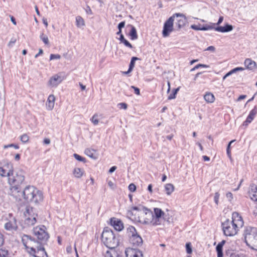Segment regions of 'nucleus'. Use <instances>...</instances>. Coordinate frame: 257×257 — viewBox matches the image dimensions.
I'll list each match as a JSON object with an SVG mask.
<instances>
[{
    "mask_svg": "<svg viewBox=\"0 0 257 257\" xmlns=\"http://www.w3.org/2000/svg\"><path fill=\"white\" fill-rule=\"evenodd\" d=\"M244 64L246 68L250 70H255L257 67L256 62L250 58L246 59Z\"/></svg>",
    "mask_w": 257,
    "mask_h": 257,
    "instance_id": "obj_19",
    "label": "nucleus"
},
{
    "mask_svg": "<svg viewBox=\"0 0 257 257\" xmlns=\"http://www.w3.org/2000/svg\"><path fill=\"white\" fill-rule=\"evenodd\" d=\"M117 106L119 107V108L124 109H126L127 107V104L123 102L118 103Z\"/></svg>",
    "mask_w": 257,
    "mask_h": 257,
    "instance_id": "obj_44",
    "label": "nucleus"
},
{
    "mask_svg": "<svg viewBox=\"0 0 257 257\" xmlns=\"http://www.w3.org/2000/svg\"><path fill=\"white\" fill-rule=\"evenodd\" d=\"M24 245L27 248H30L34 252H36L37 247H39L38 241H36L28 235H24L22 237Z\"/></svg>",
    "mask_w": 257,
    "mask_h": 257,
    "instance_id": "obj_9",
    "label": "nucleus"
},
{
    "mask_svg": "<svg viewBox=\"0 0 257 257\" xmlns=\"http://www.w3.org/2000/svg\"><path fill=\"white\" fill-rule=\"evenodd\" d=\"M139 58L136 57H133L129 66V71H132L135 66V61L138 60Z\"/></svg>",
    "mask_w": 257,
    "mask_h": 257,
    "instance_id": "obj_34",
    "label": "nucleus"
},
{
    "mask_svg": "<svg viewBox=\"0 0 257 257\" xmlns=\"http://www.w3.org/2000/svg\"><path fill=\"white\" fill-rule=\"evenodd\" d=\"M116 169V166H113L112 167H111L109 170V172L110 173H112V172H113L114 171H115Z\"/></svg>",
    "mask_w": 257,
    "mask_h": 257,
    "instance_id": "obj_62",
    "label": "nucleus"
},
{
    "mask_svg": "<svg viewBox=\"0 0 257 257\" xmlns=\"http://www.w3.org/2000/svg\"><path fill=\"white\" fill-rule=\"evenodd\" d=\"M173 18L171 17L165 22L162 32V35L164 37H168L170 34L173 31Z\"/></svg>",
    "mask_w": 257,
    "mask_h": 257,
    "instance_id": "obj_10",
    "label": "nucleus"
},
{
    "mask_svg": "<svg viewBox=\"0 0 257 257\" xmlns=\"http://www.w3.org/2000/svg\"><path fill=\"white\" fill-rule=\"evenodd\" d=\"M13 172V166L11 163H7L2 167H0V176L2 177H9Z\"/></svg>",
    "mask_w": 257,
    "mask_h": 257,
    "instance_id": "obj_12",
    "label": "nucleus"
},
{
    "mask_svg": "<svg viewBox=\"0 0 257 257\" xmlns=\"http://www.w3.org/2000/svg\"><path fill=\"white\" fill-rule=\"evenodd\" d=\"M234 73L239 71H243L244 70V68L243 67H236L232 69Z\"/></svg>",
    "mask_w": 257,
    "mask_h": 257,
    "instance_id": "obj_55",
    "label": "nucleus"
},
{
    "mask_svg": "<svg viewBox=\"0 0 257 257\" xmlns=\"http://www.w3.org/2000/svg\"><path fill=\"white\" fill-rule=\"evenodd\" d=\"M110 223L116 230L121 231L123 228V225L121 221L116 218H111Z\"/></svg>",
    "mask_w": 257,
    "mask_h": 257,
    "instance_id": "obj_18",
    "label": "nucleus"
},
{
    "mask_svg": "<svg viewBox=\"0 0 257 257\" xmlns=\"http://www.w3.org/2000/svg\"><path fill=\"white\" fill-rule=\"evenodd\" d=\"M25 179V173L22 171L20 170L17 172L15 175L13 173L9 178H8V182L11 187H20L21 185L24 182Z\"/></svg>",
    "mask_w": 257,
    "mask_h": 257,
    "instance_id": "obj_7",
    "label": "nucleus"
},
{
    "mask_svg": "<svg viewBox=\"0 0 257 257\" xmlns=\"http://www.w3.org/2000/svg\"><path fill=\"white\" fill-rule=\"evenodd\" d=\"M248 193L251 200L257 201V186L255 185L250 186Z\"/></svg>",
    "mask_w": 257,
    "mask_h": 257,
    "instance_id": "obj_21",
    "label": "nucleus"
},
{
    "mask_svg": "<svg viewBox=\"0 0 257 257\" xmlns=\"http://www.w3.org/2000/svg\"><path fill=\"white\" fill-rule=\"evenodd\" d=\"M195 69L199 68V67H204V68H208V66L205 65V64H199L197 65H196L195 67Z\"/></svg>",
    "mask_w": 257,
    "mask_h": 257,
    "instance_id": "obj_50",
    "label": "nucleus"
},
{
    "mask_svg": "<svg viewBox=\"0 0 257 257\" xmlns=\"http://www.w3.org/2000/svg\"><path fill=\"white\" fill-rule=\"evenodd\" d=\"M25 224L27 226L34 225L37 222V214L34 208L27 206L26 211L24 212Z\"/></svg>",
    "mask_w": 257,
    "mask_h": 257,
    "instance_id": "obj_6",
    "label": "nucleus"
},
{
    "mask_svg": "<svg viewBox=\"0 0 257 257\" xmlns=\"http://www.w3.org/2000/svg\"><path fill=\"white\" fill-rule=\"evenodd\" d=\"M223 20V17H222V16L220 17L219 18V20H218V21L217 22V23H216V24H213V26L215 25H219L222 22Z\"/></svg>",
    "mask_w": 257,
    "mask_h": 257,
    "instance_id": "obj_54",
    "label": "nucleus"
},
{
    "mask_svg": "<svg viewBox=\"0 0 257 257\" xmlns=\"http://www.w3.org/2000/svg\"><path fill=\"white\" fill-rule=\"evenodd\" d=\"M130 240L132 244L136 246H139L143 243V239L138 234L131 236Z\"/></svg>",
    "mask_w": 257,
    "mask_h": 257,
    "instance_id": "obj_20",
    "label": "nucleus"
},
{
    "mask_svg": "<svg viewBox=\"0 0 257 257\" xmlns=\"http://www.w3.org/2000/svg\"><path fill=\"white\" fill-rule=\"evenodd\" d=\"M152 184H150L149 185L148 187V190L151 193H152L153 192V190H152Z\"/></svg>",
    "mask_w": 257,
    "mask_h": 257,
    "instance_id": "obj_64",
    "label": "nucleus"
},
{
    "mask_svg": "<svg viewBox=\"0 0 257 257\" xmlns=\"http://www.w3.org/2000/svg\"><path fill=\"white\" fill-rule=\"evenodd\" d=\"M154 211V225H160L161 223V217L164 214V212L158 208H155Z\"/></svg>",
    "mask_w": 257,
    "mask_h": 257,
    "instance_id": "obj_17",
    "label": "nucleus"
},
{
    "mask_svg": "<svg viewBox=\"0 0 257 257\" xmlns=\"http://www.w3.org/2000/svg\"><path fill=\"white\" fill-rule=\"evenodd\" d=\"M171 17L173 18V22L176 21V25L178 27V29L184 27L187 22L186 18L183 14L176 13Z\"/></svg>",
    "mask_w": 257,
    "mask_h": 257,
    "instance_id": "obj_11",
    "label": "nucleus"
},
{
    "mask_svg": "<svg viewBox=\"0 0 257 257\" xmlns=\"http://www.w3.org/2000/svg\"><path fill=\"white\" fill-rule=\"evenodd\" d=\"M246 95H240V96L238 98V99H237V101H240V100H242V99H243L245 98H246Z\"/></svg>",
    "mask_w": 257,
    "mask_h": 257,
    "instance_id": "obj_63",
    "label": "nucleus"
},
{
    "mask_svg": "<svg viewBox=\"0 0 257 257\" xmlns=\"http://www.w3.org/2000/svg\"><path fill=\"white\" fill-rule=\"evenodd\" d=\"M40 251L42 252L43 254L42 256L34 255L33 257H48L47 252L45 250V249L43 246H40L39 247H37V248L36 250V252H34V253H39Z\"/></svg>",
    "mask_w": 257,
    "mask_h": 257,
    "instance_id": "obj_29",
    "label": "nucleus"
},
{
    "mask_svg": "<svg viewBox=\"0 0 257 257\" xmlns=\"http://www.w3.org/2000/svg\"><path fill=\"white\" fill-rule=\"evenodd\" d=\"M84 170L79 168H75L73 171V174L75 178H80L84 174Z\"/></svg>",
    "mask_w": 257,
    "mask_h": 257,
    "instance_id": "obj_26",
    "label": "nucleus"
},
{
    "mask_svg": "<svg viewBox=\"0 0 257 257\" xmlns=\"http://www.w3.org/2000/svg\"><path fill=\"white\" fill-rule=\"evenodd\" d=\"M44 143L46 145H49L50 144V140L48 138H45L44 140Z\"/></svg>",
    "mask_w": 257,
    "mask_h": 257,
    "instance_id": "obj_61",
    "label": "nucleus"
},
{
    "mask_svg": "<svg viewBox=\"0 0 257 257\" xmlns=\"http://www.w3.org/2000/svg\"><path fill=\"white\" fill-rule=\"evenodd\" d=\"M219 196H220V194L218 192H216L215 193L214 201L217 205H218V200H219Z\"/></svg>",
    "mask_w": 257,
    "mask_h": 257,
    "instance_id": "obj_46",
    "label": "nucleus"
},
{
    "mask_svg": "<svg viewBox=\"0 0 257 257\" xmlns=\"http://www.w3.org/2000/svg\"><path fill=\"white\" fill-rule=\"evenodd\" d=\"M63 80V77L58 74H55L50 78L48 85L51 87H56Z\"/></svg>",
    "mask_w": 257,
    "mask_h": 257,
    "instance_id": "obj_13",
    "label": "nucleus"
},
{
    "mask_svg": "<svg viewBox=\"0 0 257 257\" xmlns=\"http://www.w3.org/2000/svg\"><path fill=\"white\" fill-rule=\"evenodd\" d=\"M23 198L27 201L38 203L43 199L42 192L33 186H28L23 190Z\"/></svg>",
    "mask_w": 257,
    "mask_h": 257,
    "instance_id": "obj_2",
    "label": "nucleus"
},
{
    "mask_svg": "<svg viewBox=\"0 0 257 257\" xmlns=\"http://www.w3.org/2000/svg\"><path fill=\"white\" fill-rule=\"evenodd\" d=\"M204 98L208 103H212L214 101L215 97L214 95L210 92H207L204 96Z\"/></svg>",
    "mask_w": 257,
    "mask_h": 257,
    "instance_id": "obj_27",
    "label": "nucleus"
},
{
    "mask_svg": "<svg viewBox=\"0 0 257 257\" xmlns=\"http://www.w3.org/2000/svg\"><path fill=\"white\" fill-rule=\"evenodd\" d=\"M165 191L168 195H170L174 191V186L171 183L166 184L165 185Z\"/></svg>",
    "mask_w": 257,
    "mask_h": 257,
    "instance_id": "obj_28",
    "label": "nucleus"
},
{
    "mask_svg": "<svg viewBox=\"0 0 257 257\" xmlns=\"http://www.w3.org/2000/svg\"><path fill=\"white\" fill-rule=\"evenodd\" d=\"M245 242L251 249L257 251V229L255 227H246L244 230Z\"/></svg>",
    "mask_w": 257,
    "mask_h": 257,
    "instance_id": "obj_4",
    "label": "nucleus"
},
{
    "mask_svg": "<svg viewBox=\"0 0 257 257\" xmlns=\"http://www.w3.org/2000/svg\"><path fill=\"white\" fill-rule=\"evenodd\" d=\"M226 197L228 199L229 201H231V200L233 199V195L230 192H228L226 193Z\"/></svg>",
    "mask_w": 257,
    "mask_h": 257,
    "instance_id": "obj_51",
    "label": "nucleus"
},
{
    "mask_svg": "<svg viewBox=\"0 0 257 257\" xmlns=\"http://www.w3.org/2000/svg\"><path fill=\"white\" fill-rule=\"evenodd\" d=\"M14 147L16 149H19V146L18 145H14V144H11V145H7V146H4V148H9V147Z\"/></svg>",
    "mask_w": 257,
    "mask_h": 257,
    "instance_id": "obj_53",
    "label": "nucleus"
},
{
    "mask_svg": "<svg viewBox=\"0 0 257 257\" xmlns=\"http://www.w3.org/2000/svg\"><path fill=\"white\" fill-rule=\"evenodd\" d=\"M61 56L59 54H51L50 56V60L54 59H60Z\"/></svg>",
    "mask_w": 257,
    "mask_h": 257,
    "instance_id": "obj_43",
    "label": "nucleus"
},
{
    "mask_svg": "<svg viewBox=\"0 0 257 257\" xmlns=\"http://www.w3.org/2000/svg\"><path fill=\"white\" fill-rule=\"evenodd\" d=\"M191 28L195 30H201V27L200 25H192L191 26Z\"/></svg>",
    "mask_w": 257,
    "mask_h": 257,
    "instance_id": "obj_48",
    "label": "nucleus"
},
{
    "mask_svg": "<svg viewBox=\"0 0 257 257\" xmlns=\"http://www.w3.org/2000/svg\"><path fill=\"white\" fill-rule=\"evenodd\" d=\"M222 247L223 246H222L221 244H218L216 247L217 252L222 251Z\"/></svg>",
    "mask_w": 257,
    "mask_h": 257,
    "instance_id": "obj_56",
    "label": "nucleus"
},
{
    "mask_svg": "<svg viewBox=\"0 0 257 257\" xmlns=\"http://www.w3.org/2000/svg\"><path fill=\"white\" fill-rule=\"evenodd\" d=\"M244 224L241 216L237 212L232 214V220H226L222 223V230L224 234L228 236H232L236 234Z\"/></svg>",
    "mask_w": 257,
    "mask_h": 257,
    "instance_id": "obj_1",
    "label": "nucleus"
},
{
    "mask_svg": "<svg viewBox=\"0 0 257 257\" xmlns=\"http://www.w3.org/2000/svg\"><path fill=\"white\" fill-rule=\"evenodd\" d=\"M84 153L87 156L93 159L96 160L97 159V156L96 154V151L94 149L87 148L85 149Z\"/></svg>",
    "mask_w": 257,
    "mask_h": 257,
    "instance_id": "obj_25",
    "label": "nucleus"
},
{
    "mask_svg": "<svg viewBox=\"0 0 257 257\" xmlns=\"http://www.w3.org/2000/svg\"><path fill=\"white\" fill-rule=\"evenodd\" d=\"M108 185L109 187L113 190L116 187L115 184L111 181H108Z\"/></svg>",
    "mask_w": 257,
    "mask_h": 257,
    "instance_id": "obj_47",
    "label": "nucleus"
},
{
    "mask_svg": "<svg viewBox=\"0 0 257 257\" xmlns=\"http://www.w3.org/2000/svg\"><path fill=\"white\" fill-rule=\"evenodd\" d=\"M132 210L138 211V221L140 222L154 225V213L150 209L142 206H139L133 207Z\"/></svg>",
    "mask_w": 257,
    "mask_h": 257,
    "instance_id": "obj_3",
    "label": "nucleus"
},
{
    "mask_svg": "<svg viewBox=\"0 0 257 257\" xmlns=\"http://www.w3.org/2000/svg\"><path fill=\"white\" fill-rule=\"evenodd\" d=\"M0 257H10L8 251L7 250L1 249Z\"/></svg>",
    "mask_w": 257,
    "mask_h": 257,
    "instance_id": "obj_36",
    "label": "nucleus"
},
{
    "mask_svg": "<svg viewBox=\"0 0 257 257\" xmlns=\"http://www.w3.org/2000/svg\"><path fill=\"white\" fill-rule=\"evenodd\" d=\"M101 239L105 245L110 248L113 249L118 245V240L115 238L112 231L108 228L104 229L101 235Z\"/></svg>",
    "mask_w": 257,
    "mask_h": 257,
    "instance_id": "obj_5",
    "label": "nucleus"
},
{
    "mask_svg": "<svg viewBox=\"0 0 257 257\" xmlns=\"http://www.w3.org/2000/svg\"><path fill=\"white\" fill-rule=\"evenodd\" d=\"M186 252L188 254H191L192 252L191 243L188 242L186 244Z\"/></svg>",
    "mask_w": 257,
    "mask_h": 257,
    "instance_id": "obj_38",
    "label": "nucleus"
},
{
    "mask_svg": "<svg viewBox=\"0 0 257 257\" xmlns=\"http://www.w3.org/2000/svg\"><path fill=\"white\" fill-rule=\"evenodd\" d=\"M124 25H125L124 21L120 22L118 25V30H121V29L124 27Z\"/></svg>",
    "mask_w": 257,
    "mask_h": 257,
    "instance_id": "obj_52",
    "label": "nucleus"
},
{
    "mask_svg": "<svg viewBox=\"0 0 257 257\" xmlns=\"http://www.w3.org/2000/svg\"><path fill=\"white\" fill-rule=\"evenodd\" d=\"M97 117V114H95L91 118V121L94 125H97L99 122V120L96 118Z\"/></svg>",
    "mask_w": 257,
    "mask_h": 257,
    "instance_id": "obj_42",
    "label": "nucleus"
},
{
    "mask_svg": "<svg viewBox=\"0 0 257 257\" xmlns=\"http://www.w3.org/2000/svg\"><path fill=\"white\" fill-rule=\"evenodd\" d=\"M76 25L78 27L81 28L85 25V22L83 19L80 16H77L76 18Z\"/></svg>",
    "mask_w": 257,
    "mask_h": 257,
    "instance_id": "obj_31",
    "label": "nucleus"
},
{
    "mask_svg": "<svg viewBox=\"0 0 257 257\" xmlns=\"http://www.w3.org/2000/svg\"><path fill=\"white\" fill-rule=\"evenodd\" d=\"M131 30L130 32V36L132 40H136L138 38L137 30L135 27L131 26Z\"/></svg>",
    "mask_w": 257,
    "mask_h": 257,
    "instance_id": "obj_30",
    "label": "nucleus"
},
{
    "mask_svg": "<svg viewBox=\"0 0 257 257\" xmlns=\"http://www.w3.org/2000/svg\"><path fill=\"white\" fill-rule=\"evenodd\" d=\"M45 227L44 226L41 227L37 226L33 229V233L37 236L38 239L39 240V244L45 243L48 239L49 236L48 233L45 231ZM39 246L40 245L39 244ZM41 246H42L41 245Z\"/></svg>",
    "mask_w": 257,
    "mask_h": 257,
    "instance_id": "obj_8",
    "label": "nucleus"
},
{
    "mask_svg": "<svg viewBox=\"0 0 257 257\" xmlns=\"http://www.w3.org/2000/svg\"><path fill=\"white\" fill-rule=\"evenodd\" d=\"M5 228L9 231L16 230L18 225L16 218L11 215L9 220L5 224Z\"/></svg>",
    "mask_w": 257,
    "mask_h": 257,
    "instance_id": "obj_15",
    "label": "nucleus"
},
{
    "mask_svg": "<svg viewBox=\"0 0 257 257\" xmlns=\"http://www.w3.org/2000/svg\"><path fill=\"white\" fill-rule=\"evenodd\" d=\"M179 90V88H177L173 90V93L170 94L168 96V99H172L175 98L176 95Z\"/></svg>",
    "mask_w": 257,
    "mask_h": 257,
    "instance_id": "obj_37",
    "label": "nucleus"
},
{
    "mask_svg": "<svg viewBox=\"0 0 257 257\" xmlns=\"http://www.w3.org/2000/svg\"><path fill=\"white\" fill-rule=\"evenodd\" d=\"M215 48L214 46H209L208 47H207V48L205 50L206 51H211L212 52H214L215 51Z\"/></svg>",
    "mask_w": 257,
    "mask_h": 257,
    "instance_id": "obj_58",
    "label": "nucleus"
},
{
    "mask_svg": "<svg viewBox=\"0 0 257 257\" xmlns=\"http://www.w3.org/2000/svg\"><path fill=\"white\" fill-rule=\"evenodd\" d=\"M55 97L53 94H51L48 96L46 102V107L48 110H51L54 106Z\"/></svg>",
    "mask_w": 257,
    "mask_h": 257,
    "instance_id": "obj_22",
    "label": "nucleus"
},
{
    "mask_svg": "<svg viewBox=\"0 0 257 257\" xmlns=\"http://www.w3.org/2000/svg\"><path fill=\"white\" fill-rule=\"evenodd\" d=\"M43 53V51L42 49H39V52L38 54H36L35 56V58H37L40 55H41Z\"/></svg>",
    "mask_w": 257,
    "mask_h": 257,
    "instance_id": "obj_60",
    "label": "nucleus"
},
{
    "mask_svg": "<svg viewBox=\"0 0 257 257\" xmlns=\"http://www.w3.org/2000/svg\"><path fill=\"white\" fill-rule=\"evenodd\" d=\"M40 38L45 45H48L49 44L48 37L46 35H45L44 33L41 34Z\"/></svg>",
    "mask_w": 257,
    "mask_h": 257,
    "instance_id": "obj_35",
    "label": "nucleus"
},
{
    "mask_svg": "<svg viewBox=\"0 0 257 257\" xmlns=\"http://www.w3.org/2000/svg\"><path fill=\"white\" fill-rule=\"evenodd\" d=\"M131 88H133V89H134L135 93L137 95H140V91L139 88H138V87H135L134 86H131Z\"/></svg>",
    "mask_w": 257,
    "mask_h": 257,
    "instance_id": "obj_49",
    "label": "nucleus"
},
{
    "mask_svg": "<svg viewBox=\"0 0 257 257\" xmlns=\"http://www.w3.org/2000/svg\"><path fill=\"white\" fill-rule=\"evenodd\" d=\"M126 257H143L142 251L138 249L127 248L125 249Z\"/></svg>",
    "mask_w": 257,
    "mask_h": 257,
    "instance_id": "obj_16",
    "label": "nucleus"
},
{
    "mask_svg": "<svg viewBox=\"0 0 257 257\" xmlns=\"http://www.w3.org/2000/svg\"><path fill=\"white\" fill-rule=\"evenodd\" d=\"M21 140L23 143H27L29 141V137L26 134L21 136Z\"/></svg>",
    "mask_w": 257,
    "mask_h": 257,
    "instance_id": "obj_41",
    "label": "nucleus"
},
{
    "mask_svg": "<svg viewBox=\"0 0 257 257\" xmlns=\"http://www.w3.org/2000/svg\"><path fill=\"white\" fill-rule=\"evenodd\" d=\"M119 40L120 42L124 44V45L127 47H129L130 48H132L133 46L132 44L128 42L126 40L124 39V37L122 34L120 35Z\"/></svg>",
    "mask_w": 257,
    "mask_h": 257,
    "instance_id": "obj_32",
    "label": "nucleus"
},
{
    "mask_svg": "<svg viewBox=\"0 0 257 257\" xmlns=\"http://www.w3.org/2000/svg\"><path fill=\"white\" fill-rule=\"evenodd\" d=\"M215 28L213 27V24L212 25H206L205 26H204L203 27H201V30L202 31H206L208 30H211L213 29H214Z\"/></svg>",
    "mask_w": 257,
    "mask_h": 257,
    "instance_id": "obj_40",
    "label": "nucleus"
},
{
    "mask_svg": "<svg viewBox=\"0 0 257 257\" xmlns=\"http://www.w3.org/2000/svg\"><path fill=\"white\" fill-rule=\"evenodd\" d=\"M127 233L128 234V235L131 236H133L134 235H136L137 233V231L135 229V228L133 226H130L127 229Z\"/></svg>",
    "mask_w": 257,
    "mask_h": 257,
    "instance_id": "obj_33",
    "label": "nucleus"
},
{
    "mask_svg": "<svg viewBox=\"0 0 257 257\" xmlns=\"http://www.w3.org/2000/svg\"><path fill=\"white\" fill-rule=\"evenodd\" d=\"M4 242L3 235L0 232V246H2Z\"/></svg>",
    "mask_w": 257,
    "mask_h": 257,
    "instance_id": "obj_57",
    "label": "nucleus"
},
{
    "mask_svg": "<svg viewBox=\"0 0 257 257\" xmlns=\"http://www.w3.org/2000/svg\"><path fill=\"white\" fill-rule=\"evenodd\" d=\"M74 157L78 161H81V162H85V158H83L82 157L80 156V155L77 154H73Z\"/></svg>",
    "mask_w": 257,
    "mask_h": 257,
    "instance_id": "obj_39",
    "label": "nucleus"
},
{
    "mask_svg": "<svg viewBox=\"0 0 257 257\" xmlns=\"http://www.w3.org/2000/svg\"><path fill=\"white\" fill-rule=\"evenodd\" d=\"M256 113L257 110L256 109V107H255L253 109H252L250 111L246 120L243 122V125L246 126L248 125V123H250L251 121L253 119Z\"/></svg>",
    "mask_w": 257,
    "mask_h": 257,
    "instance_id": "obj_24",
    "label": "nucleus"
},
{
    "mask_svg": "<svg viewBox=\"0 0 257 257\" xmlns=\"http://www.w3.org/2000/svg\"><path fill=\"white\" fill-rule=\"evenodd\" d=\"M86 12L88 14H90V15L92 14V11H91L90 8L89 7V6L87 7L86 9Z\"/></svg>",
    "mask_w": 257,
    "mask_h": 257,
    "instance_id": "obj_59",
    "label": "nucleus"
},
{
    "mask_svg": "<svg viewBox=\"0 0 257 257\" xmlns=\"http://www.w3.org/2000/svg\"><path fill=\"white\" fill-rule=\"evenodd\" d=\"M214 30L221 33L229 32L233 30V26L231 25L226 24L224 27L219 26L215 28Z\"/></svg>",
    "mask_w": 257,
    "mask_h": 257,
    "instance_id": "obj_23",
    "label": "nucleus"
},
{
    "mask_svg": "<svg viewBox=\"0 0 257 257\" xmlns=\"http://www.w3.org/2000/svg\"><path fill=\"white\" fill-rule=\"evenodd\" d=\"M20 187H11L10 194L16 200H21L23 197V191L22 192Z\"/></svg>",
    "mask_w": 257,
    "mask_h": 257,
    "instance_id": "obj_14",
    "label": "nucleus"
},
{
    "mask_svg": "<svg viewBox=\"0 0 257 257\" xmlns=\"http://www.w3.org/2000/svg\"><path fill=\"white\" fill-rule=\"evenodd\" d=\"M128 189L130 191L134 192L136 190V186L134 184L132 183L129 185Z\"/></svg>",
    "mask_w": 257,
    "mask_h": 257,
    "instance_id": "obj_45",
    "label": "nucleus"
}]
</instances>
